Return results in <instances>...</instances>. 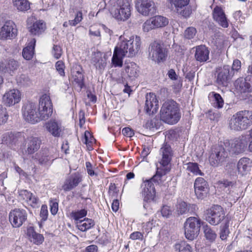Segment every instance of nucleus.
<instances>
[{"label": "nucleus", "mask_w": 252, "mask_h": 252, "mask_svg": "<svg viewBox=\"0 0 252 252\" xmlns=\"http://www.w3.org/2000/svg\"><path fill=\"white\" fill-rule=\"evenodd\" d=\"M252 125V111L242 110L234 114L229 119V127L235 131L247 129Z\"/></svg>", "instance_id": "1"}, {"label": "nucleus", "mask_w": 252, "mask_h": 252, "mask_svg": "<svg viewBox=\"0 0 252 252\" xmlns=\"http://www.w3.org/2000/svg\"><path fill=\"white\" fill-rule=\"evenodd\" d=\"M160 119L169 124L177 123L180 118L177 103L173 100L165 102L160 110Z\"/></svg>", "instance_id": "2"}, {"label": "nucleus", "mask_w": 252, "mask_h": 252, "mask_svg": "<svg viewBox=\"0 0 252 252\" xmlns=\"http://www.w3.org/2000/svg\"><path fill=\"white\" fill-rule=\"evenodd\" d=\"M168 172H169V169L167 168L162 169L161 171L158 168L155 175L150 180L144 182L142 186L143 188L142 192L144 202H150L154 200L156 195V190L153 182H158V180H160V178Z\"/></svg>", "instance_id": "3"}, {"label": "nucleus", "mask_w": 252, "mask_h": 252, "mask_svg": "<svg viewBox=\"0 0 252 252\" xmlns=\"http://www.w3.org/2000/svg\"><path fill=\"white\" fill-rule=\"evenodd\" d=\"M140 45V37L138 36H132L129 40L121 42L119 46H117L116 48H118L123 56L132 57L138 53Z\"/></svg>", "instance_id": "4"}, {"label": "nucleus", "mask_w": 252, "mask_h": 252, "mask_svg": "<svg viewBox=\"0 0 252 252\" xmlns=\"http://www.w3.org/2000/svg\"><path fill=\"white\" fill-rule=\"evenodd\" d=\"M228 157V152L224 146L222 145H217L212 148L209 160L212 166L217 167L224 162Z\"/></svg>", "instance_id": "5"}, {"label": "nucleus", "mask_w": 252, "mask_h": 252, "mask_svg": "<svg viewBox=\"0 0 252 252\" xmlns=\"http://www.w3.org/2000/svg\"><path fill=\"white\" fill-rule=\"evenodd\" d=\"M201 226V220L196 217L188 218L185 222V235L187 239L193 240L199 235Z\"/></svg>", "instance_id": "6"}, {"label": "nucleus", "mask_w": 252, "mask_h": 252, "mask_svg": "<svg viewBox=\"0 0 252 252\" xmlns=\"http://www.w3.org/2000/svg\"><path fill=\"white\" fill-rule=\"evenodd\" d=\"M113 16L118 21H125L131 15V6L128 0H118L117 6L112 11Z\"/></svg>", "instance_id": "7"}, {"label": "nucleus", "mask_w": 252, "mask_h": 252, "mask_svg": "<svg viewBox=\"0 0 252 252\" xmlns=\"http://www.w3.org/2000/svg\"><path fill=\"white\" fill-rule=\"evenodd\" d=\"M38 110L41 120H46L52 116L53 105L50 97L47 94H44L40 97Z\"/></svg>", "instance_id": "8"}, {"label": "nucleus", "mask_w": 252, "mask_h": 252, "mask_svg": "<svg viewBox=\"0 0 252 252\" xmlns=\"http://www.w3.org/2000/svg\"><path fill=\"white\" fill-rule=\"evenodd\" d=\"M148 52L149 58L156 62L158 63L166 60L167 51L163 46L157 41H154L150 44Z\"/></svg>", "instance_id": "9"}, {"label": "nucleus", "mask_w": 252, "mask_h": 252, "mask_svg": "<svg viewBox=\"0 0 252 252\" xmlns=\"http://www.w3.org/2000/svg\"><path fill=\"white\" fill-rule=\"evenodd\" d=\"M224 219L223 209L220 205H214L206 211V220L212 225H217Z\"/></svg>", "instance_id": "10"}, {"label": "nucleus", "mask_w": 252, "mask_h": 252, "mask_svg": "<svg viewBox=\"0 0 252 252\" xmlns=\"http://www.w3.org/2000/svg\"><path fill=\"white\" fill-rule=\"evenodd\" d=\"M23 116L25 120L34 124L41 121L36 105L33 102H28L22 108Z\"/></svg>", "instance_id": "11"}, {"label": "nucleus", "mask_w": 252, "mask_h": 252, "mask_svg": "<svg viewBox=\"0 0 252 252\" xmlns=\"http://www.w3.org/2000/svg\"><path fill=\"white\" fill-rule=\"evenodd\" d=\"M168 24V20L162 16H156L146 20L143 25V30L145 32L158 28L166 26Z\"/></svg>", "instance_id": "12"}, {"label": "nucleus", "mask_w": 252, "mask_h": 252, "mask_svg": "<svg viewBox=\"0 0 252 252\" xmlns=\"http://www.w3.org/2000/svg\"><path fill=\"white\" fill-rule=\"evenodd\" d=\"M27 218L26 211L24 209H15L9 214V220L14 227H19L26 221Z\"/></svg>", "instance_id": "13"}, {"label": "nucleus", "mask_w": 252, "mask_h": 252, "mask_svg": "<svg viewBox=\"0 0 252 252\" xmlns=\"http://www.w3.org/2000/svg\"><path fill=\"white\" fill-rule=\"evenodd\" d=\"M168 1L174 5L178 13L185 18H187L192 13V9L189 5L190 0H167Z\"/></svg>", "instance_id": "14"}, {"label": "nucleus", "mask_w": 252, "mask_h": 252, "mask_svg": "<svg viewBox=\"0 0 252 252\" xmlns=\"http://www.w3.org/2000/svg\"><path fill=\"white\" fill-rule=\"evenodd\" d=\"M21 99L20 92L17 89H12L5 92L3 95L2 102L5 106L10 107L18 103Z\"/></svg>", "instance_id": "15"}, {"label": "nucleus", "mask_w": 252, "mask_h": 252, "mask_svg": "<svg viewBox=\"0 0 252 252\" xmlns=\"http://www.w3.org/2000/svg\"><path fill=\"white\" fill-rule=\"evenodd\" d=\"M248 145L247 138L245 136L232 140L229 143V152L234 154H239L244 152Z\"/></svg>", "instance_id": "16"}, {"label": "nucleus", "mask_w": 252, "mask_h": 252, "mask_svg": "<svg viewBox=\"0 0 252 252\" xmlns=\"http://www.w3.org/2000/svg\"><path fill=\"white\" fill-rule=\"evenodd\" d=\"M136 7L137 11L144 16L153 14L156 12L155 3L151 0H139Z\"/></svg>", "instance_id": "17"}, {"label": "nucleus", "mask_w": 252, "mask_h": 252, "mask_svg": "<svg viewBox=\"0 0 252 252\" xmlns=\"http://www.w3.org/2000/svg\"><path fill=\"white\" fill-rule=\"evenodd\" d=\"M230 68L229 65H224L222 67L217 69L216 82L219 85L223 86L227 85L230 79Z\"/></svg>", "instance_id": "18"}, {"label": "nucleus", "mask_w": 252, "mask_h": 252, "mask_svg": "<svg viewBox=\"0 0 252 252\" xmlns=\"http://www.w3.org/2000/svg\"><path fill=\"white\" fill-rule=\"evenodd\" d=\"M17 35V29L13 21H6L1 28L0 36L2 39H11Z\"/></svg>", "instance_id": "19"}, {"label": "nucleus", "mask_w": 252, "mask_h": 252, "mask_svg": "<svg viewBox=\"0 0 252 252\" xmlns=\"http://www.w3.org/2000/svg\"><path fill=\"white\" fill-rule=\"evenodd\" d=\"M219 185L220 188H223L224 191L228 194V196H227V198L234 201L238 200L239 197V194L236 192L237 188L233 182L224 180L220 182Z\"/></svg>", "instance_id": "20"}, {"label": "nucleus", "mask_w": 252, "mask_h": 252, "mask_svg": "<svg viewBox=\"0 0 252 252\" xmlns=\"http://www.w3.org/2000/svg\"><path fill=\"white\" fill-rule=\"evenodd\" d=\"M194 187L195 194L198 198H203L209 192L207 183L203 178H197L195 181Z\"/></svg>", "instance_id": "21"}, {"label": "nucleus", "mask_w": 252, "mask_h": 252, "mask_svg": "<svg viewBox=\"0 0 252 252\" xmlns=\"http://www.w3.org/2000/svg\"><path fill=\"white\" fill-rule=\"evenodd\" d=\"M160 152L162 153V158L160 162V164L162 167H158L157 170L158 168L160 171H161L162 169L167 168L169 169V171L170 169L168 166V165L171 161V157L172 156V151L170 146L167 143L164 144L160 149Z\"/></svg>", "instance_id": "22"}, {"label": "nucleus", "mask_w": 252, "mask_h": 252, "mask_svg": "<svg viewBox=\"0 0 252 252\" xmlns=\"http://www.w3.org/2000/svg\"><path fill=\"white\" fill-rule=\"evenodd\" d=\"M158 108V101L153 93L147 94L146 96L145 109L149 114L156 113Z\"/></svg>", "instance_id": "23"}, {"label": "nucleus", "mask_w": 252, "mask_h": 252, "mask_svg": "<svg viewBox=\"0 0 252 252\" xmlns=\"http://www.w3.org/2000/svg\"><path fill=\"white\" fill-rule=\"evenodd\" d=\"M17 61L13 59L4 60L0 63V70L12 75L19 67Z\"/></svg>", "instance_id": "24"}, {"label": "nucleus", "mask_w": 252, "mask_h": 252, "mask_svg": "<svg viewBox=\"0 0 252 252\" xmlns=\"http://www.w3.org/2000/svg\"><path fill=\"white\" fill-rule=\"evenodd\" d=\"M71 75L73 81L78 85L80 89L84 86V71L80 65L74 66L71 70Z\"/></svg>", "instance_id": "25"}, {"label": "nucleus", "mask_w": 252, "mask_h": 252, "mask_svg": "<svg viewBox=\"0 0 252 252\" xmlns=\"http://www.w3.org/2000/svg\"><path fill=\"white\" fill-rule=\"evenodd\" d=\"M81 180L79 174L77 173L73 174L66 179L62 188L65 191H69L77 186Z\"/></svg>", "instance_id": "26"}, {"label": "nucleus", "mask_w": 252, "mask_h": 252, "mask_svg": "<svg viewBox=\"0 0 252 252\" xmlns=\"http://www.w3.org/2000/svg\"><path fill=\"white\" fill-rule=\"evenodd\" d=\"M213 17L215 21L223 28L228 26V23L225 14L222 9L218 6H216L213 11Z\"/></svg>", "instance_id": "27"}, {"label": "nucleus", "mask_w": 252, "mask_h": 252, "mask_svg": "<svg viewBox=\"0 0 252 252\" xmlns=\"http://www.w3.org/2000/svg\"><path fill=\"white\" fill-rule=\"evenodd\" d=\"M195 209V205L187 204L183 201L178 202L176 205V212L178 216L187 214L188 213L191 214L194 212Z\"/></svg>", "instance_id": "28"}, {"label": "nucleus", "mask_w": 252, "mask_h": 252, "mask_svg": "<svg viewBox=\"0 0 252 252\" xmlns=\"http://www.w3.org/2000/svg\"><path fill=\"white\" fill-rule=\"evenodd\" d=\"M209 50L205 45H199L196 47L194 57L196 61L201 63L209 59Z\"/></svg>", "instance_id": "29"}, {"label": "nucleus", "mask_w": 252, "mask_h": 252, "mask_svg": "<svg viewBox=\"0 0 252 252\" xmlns=\"http://www.w3.org/2000/svg\"><path fill=\"white\" fill-rule=\"evenodd\" d=\"M28 28L31 34L35 35H39L45 31L46 25L44 22L38 21L34 22L31 26H30L28 23Z\"/></svg>", "instance_id": "30"}, {"label": "nucleus", "mask_w": 252, "mask_h": 252, "mask_svg": "<svg viewBox=\"0 0 252 252\" xmlns=\"http://www.w3.org/2000/svg\"><path fill=\"white\" fill-rule=\"evenodd\" d=\"M36 159L38 161V163L43 166H48L52 163L51 157L49 155L47 149L42 150L36 154Z\"/></svg>", "instance_id": "31"}, {"label": "nucleus", "mask_w": 252, "mask_h": 252, "mask_svg": "<svg viewBox=\"0 0 252 252\" xmlns=\"http://www.w3.org/2000/svg\"><path fill=\"white\" fill-rule=\"evenodd\" d=\"M41 141L37 137H31L28 139L27 149L26 151L28 154H32L40 148Z\"/></svg>", "instance_id": "32"}, {"label": "nucleus", "mask_w": 252, "mask_h": 252, "mask_svg": "<svg viewBox=\"0 0 252 252\" xmlns=\"http://www.w3.org/2000/svg\"><path fill=\"white\" fill-rule=\"evenodd\" d=\"M45 126L47 130L55 137H59L61 132V127L55 120L46 123Z\"/></svg>", "instance_id": "33"}, {"label": "nucleus", "mask_w": 252, "mask_h": 252, "mask_svg": "<svg viewBox=\"0 0 252 252\" xmlns=\"http://www.w3.org/2000/svg\"><path fill=\"white\" fill-rule=\"evenodd\" d=\"M251 161L250 158H241L237 164L238 172L242 175L247 174L251 169Z\"/></svg>", "instance_id": "34"}, {"label": "nucleus", "mask_w": 252, "mask_h": 252, "mask_svg": "<svg viewBox=\"0 0 252 252\" xmlns=\"http://www.w3.org/2000/svg\"><path fill=\"white\" fill-rule=\"evenodd\" d=\"M248 78V77L245 79L243 78H239L235 81L234 83L235 87L240 93L250 91V84L247 82Z\"/></svg>", "instance_id": "35"}, {"label": "nucleus", "mask_w": 252, "mask_h": 252, "mask_svg": "<svg viewBox=\"0 0 252 252\" xmlns=\"http://www.w3.org/2000/svg\"><path fill=\"white\" fill-rule=\"evenodd\" d=\"M35 40L33 39L29 45L23 50L22 55L24 58L27 60L32 59L34 54V46Z\"/></svg>", "instance_id": "36"}, {"label": "nucleus", "mask_w": 252, "mask_h": 252, "mask_svg": "<svg viewBox=\"0 0 252 252\" xmlns=\"http://www.w3.org/2000/svg\"><path fill=\"white\" fill-rule=\"evenodd\" d=\"M125 70L129 78L132 79L136 78L138 76V67L133 62L127 63L126 66Z\"/></svg>", "instance_id": "37"}, {"label": "nucleus", "mask_w": 252, "mask_h": 252, "mask_svg": "<svg viewBox=\"0 0 252 252\" xmlns=\"http://www.w3.org/2000/svg\"><path fill=\"white\" fill-rule=\"evenodd\" d=\"M76 224L79 230L82 231H85L93 227L94 225V222L92 219H85L83 220L76 222Z\"/></svg>", "instance_id": "38"}, {"label": "nucleus", "mask_w": 252, "mask_h": 252, "mask_svg": "<svg viewBox=\"0 0 252 252\" xmlns=\"http://www.w3.org/2000/svg\"><path fill=\"white\" fill-rule=\"evenodd\" d=\"M203 229L206 239L211 243L214 242L217 237L215 231L207 224L203 226Z\"/></svg>", "instance_id": "39"}, {"label": "nucleus", "mask_w": 252, "mask_h": 252, "mask_svg": "<svg viewBox=\"0 0 252 252\" xmlns=\"http://www.w3.org/2000/svg\"><path fill=\"white\" fill-rule=\"evenodd\" d=\"M28 235L30 238L31 242L34 244H38L42 243L44 238L41 234L36 233L32 228L28 229Z\"/></svg>", "instance_id": "40"}, {"label": "nucleus", "mask_w": 252, "mask_h": 252, "mask_svg": "<svg viewBox=\"0 0 252 252\" xmlns=\"http://www.w3.org/2000/svg\"><path fill=\"white\" fill-rule=\"evenodd\" d=\"M121 53V52L118 50V48L116 47L112 59V62L115 67L123 66V58L125 56H123Z\"/></svg>", "instance_id": "41"}, {"label": "nucleus", "mask_w": 252, "mask_h": 252, "mask_svg": "<svg viewBox=\"0 0 252 252\" xmlns=\"http://www.w3.org/2000/svg\"><path fill=\"white\" fill-rule=\"evenodd\" d=\"M22 195L25 196L27 201L33 207H35L38 202V199L32 193L26 190L22 192Z\"/></svg>", "instance_id": "42"}, {"label": "nucleus", "mask_w": 252, "mask_h": 252, "mask_svg": "<svg viewBox=\"0 0 252 252\" xmlns=\"http://www.w3.org/2000/svg\"><path fill=\"white\" fill-rule=\"evenodd\" d=\"M14 6L21 11H27L30 8V4L27 0H13Z\"/></svg>", "instance_id": "43"}, {"label": "nucleus", "mask_w": 252, "mask_h": 252, "mask_svg": "<svg viewBox=\"0 0 252 252\" xmlns=\"http://www.w3.org/2000/svg\"><path fill=\"white\" fill-rule=\"evenodd\" d=\"M229 227V220L228 219H226L225 220V223L222 226H221L220 233V238L222 240H225L227 239V236L229 234V230L228 229Z\"/></svg>", "instance_id": "44"}, {"label": "nucleus", "mask_w": 252, "mask_h": 252, "mask_svg": "<svg viewBox=\"0 0 252 252\" xmlns=\"http://www.w3.org/2000/svg\"><path fill=\"white\" fill-rule=\"evenodd\" d=\"M174 248L178 252H191V247L185 242L176 244L174 246Z\"/></svg>", "instance_id": "45"}, {"label": "nucleus", "mask_w": 252, "mask_h": 252, "mask_svg": "<svg viewBox=\"0 0 252 252\" xmlns=\"http://www.w3.org/2000/svg\"><path fill=\"white\" fill-rule=\"evenodd\" d=\"M87 210L85 209H82L78 211H72L70 214V216L77 222L80 220V219L85 217L87 215Z\"/></svg>", "instance_id": "46"}, {"label": "nucleus", "mask_w": 252, "mask_h": 252, "mask_svg": "<svg viewBox=\"0 0 252 252\" xmlns=\"http://www.w3.org/2000/svg\"><path fill=\"white\" fill-rule=\"evenodd\" d=\"M214 102V106L217 108H221L223 107L224 102L222 97L219 94L213 93Z\"/></svg>", "instance_id": "47"}, {"label": "nucleus", "mask_w": 252, "mask_h": 252, "mask_svg": "<svg viewBox=\"0 0 252 252\" xmlns=\"http://www.w3.org/2000/svg\"><path fill=\"white\" fill-rule=\"evenodd\" d=\"M187 169L194 174L202 175V173L199 170L197 163L189 162L187 164Z\"/></svg>", "instance_id": "48"}, {"label": "nucleus", "mask_w": 252, "mask_h": 252, "mask_svg": "<svg viewBox=\"0 0 252 252\" xmlns=\"http://www.w3.org/2000/svg\"><path fill=\"white\" fill-rule=\"evenodd\" d=\"M8 118V115L6 109L0 105V126L6 123Z\"/></svg>", "instance_id": "49"}, {"label": "nucleus", "mask_w": 252, "mask_h": 252, "mask_svg": "<svg viewBox=\"0 0 252 252\" xmlns=\"http://www.w3.org/2000/svg\"><path fill=\"white\" fill-rule=\"evenodd\" d=\"M196 33V30L195 28L190 27L188 28L184 32V37L188 39L193 38Z\"/></svg>", "instance_id": "50"}, {"label": "nucleus", "mask_w": 252, "mask_h": 252, "mask_svg": "<svg viewBox=\"0 0 252 252\" xmlns=\"http://www.w3.org/2000/svg\"><path fill=\"white\" fill-rule=\"evenodd\" d=\"M18 82L24 86H29L32 82L29 76L25 74H22L18 79Z\"/></svg>", "instance_id": "51"}, {"label": "nucleus", "mask_w": 252, "mask_h": 252, "mask_svg": "<svg viewBox=\"0 0 252 252\" xmlns=\"http://www.w3.org/2000/svg\"><path fill=\"white\" fill-rule=\"evenodd\" d=\"M18 140L17 134L12 132H8L6 134V141L7 143L15 144Z\"/></svg>", "instance_id": "52"}, {"label": "nucleus", "mask_w": 252, "mask_h": 252, "mask_svg": "<svg viewBox=\"0 0 252 252\" xmlns=\"http://www.w3.org/2000/svg\"><path fill=\"white\" fill-rule=\"evenodd\" d=\"M207 117L211 121H218L220 117V114L217 111L213 112L210 110L207 114Z\"/></svg>", "instance_id": "53"}, {"label": "nucleus", "mask_w": 252, "mask_h": 252, "mask_svg": "<svg viewBox=\"0 0 252 252\" xmlns=\"http://www.w3.org/2000/svg\"><path fill=\"white\" fill-rule=\"evenodd\" d=\"M82 19V13L81 11H78L74 20H69V23L70 26H75L81 21Z\"/></svg>", "instance_id": "54"}, {"label": "nucleus", "mask_w": 252, "mask_h": 252, "mask_svg": "<svg viewBox=\"0 0 252 252\" xmlns=\"http://www.w3.org/2000/svg\"><path fill=\"white\" fill-rule=\"evenodd\" d=\"M94 65L96 68L101 71L104 69L106 65V60L102 58H99Z\"/></svg>", "instance_id": "55"}, {"label": "nucleus", "mask_w": 252, "mask_h": 252, "mask_svg": "<svg viewBox=\"0 0 252 252\" xmlns=\"http://www.w3.org/2000/svg\"><path fill=\"white\" fill-rule=\"evenodd\" d=\"M56 68L59 73L62 76L65 75L64 71V64L62 61H58L56 63Z\"/></svg>", "instance_id": "56"}, {"label": "nucleus", "mask_w": 252, "mask_h": 252, "mask_svg": "<svg viewBox=\"0 0 252 252\" xmlns=\"http://www.w3.org/2000/svg\"><path fill=\"white\" fill-rule=\"evenodd\" d=\"M52 53L56 59H59L62 54L61 47L58 45H54L53 47Z\"/></svg>", "instance_id": "57"}, {"label": "nucleus", "mask_w": 252, "mask_h": 252, "mask_svg": "<svg viewBox=\"0 0 252 252\" xmlns=\"http://www.w3.org/2000/svg\"><path fill=\"white\" fill-rule=\"evenodd\" d=\"M118 190L117 189L115 184L111 183L109 188V193L112 197H116Z\"/></svg>", "instance_id": "58"}, {"label": "nucleus", "mask_w": 252, "mask_h": 252, "mask_svg": "<svg viewBox=\"0 0 252 252\" xmlns=\"http://www.w3.org/2000/svg\"><path fill=\"white\" fill-rule=\"evenodd\" d=\"M161 213L163 217L168 218L171 215V211L169 207L164 206L161 210Z\"/></svg>", "instance_id": "59"}, {"label": "nucleus", "mask_w": 252, "mask_h": 252, "mask_svg": "<svg viewBox=\"0 0 252 252\" xmlns=\"http://www.w3.org/2000/svg\"><path fill=\"white\" fill-rule=\"evenodd\" d=\"M40 216L42 218V220H45L48 217L47 207L46 205H42L40 210Z\"/></svg>", "instance_id": "60"}, {"label": "nucleus", "mask_w": 252, "mask_h": 252, "mask_svg": "<svg viewBox=\"0 0 252 252\" xmlns=\"http://www.w3.org/2000/svg\"><path fill=\"white\" fill-rule=\"evenodd\" d=\"M86 166L88 173L90 176L97 175V174L94 172L93 165L90 162H86Z\"/></svg>", "instance_id": "61"}, {"label": "nucleus", "mask_w": 252, "mask_h": 252, "mask_svg": "<svg viewBox=\"0 0 252 252\" xmlns=\"http://www.w3.org/2000/svg\"><path fill=\"white\" fill-rule=\"evenodd\" d=\"M123 134L125 136L131 137L134 135V132L129 127H125L122 129V131Z\"/></svg>", "instance_id": "62"}, {"label": "nucleus", "mask_w": 252, "mask_h": 252, "mask_svg": "<svg viewBox=\"0 0 252 252\" xmlns=\"http://www.w3.org/2000/svg\"><path fill=\"white\" fill-rule=\"evenodd\" d=\"M143 234L138 231H136L132 233V234H131L130 236V238L132 240H142L143 239Z\"/></svg>", "instance_id": "63"}, {"label": "nucleus", "mask_w": 252, "mask_h": 252, "mask_svg": "<svg viewBox=\"0 0 252 252\" xmlns=\"http://www.w3.org/2000/svg\"><path fill=\"white\" fill-rule=\"evenodd\" d=\"M157 120L155 118L148 121L145 124V127L147 128L151 129L156 127V122Z\"/></svg>", "instance_id": "64"}]
</instances>
